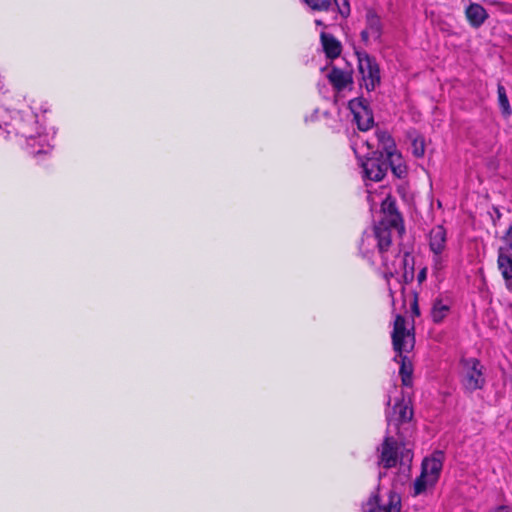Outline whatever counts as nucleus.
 Returning <instances> with one entry per match:
<instances>
[{"label": "nucleus", "instance_id": "obj_26", "mask_svg": "<svg viewBox=\"0 0 512 512\" xmlns=\"http://www.w3.org/2000/svg\"><path fill=\"white\" fill-rule=\"evenodd\" d=\"M315 23H316V25H319V26H325L324 22L320 19H316Z\"/></svg>", "mask_w": 512, "mask_h": 512}, {"label": "nucleus", "instance_id": "obj_17", "mask_svg": "<svg viewBox=\"0 0 512 512\" xmlns=\"http://www.w3.org/2000/svg\"><path fill=\"white\" fill-rule=\"evenodd\" d=\"M320 38L323 50L328 58L335 59L341 54V43L333 35L322 31Z\"/></svg>", "mask_w": 512, "mask_h": 512}, {"label": "nucleus", "instance_id": "obj_9", "mask_svg": "<svg viewBox=\"0 0 512 512\" xmlns=\"http://www.w3.org/2000/svg\"><path fill=\"white\" fill-rule=\"evenodd\" d=\"M461 384L466 391L482 389L485 384L483 366L476 358L461 360Z\"/></svg>", "mask_w": 512, "mask_h": 512}, {"label": "nucleus", "instance_id": "obj_8", "mask_svg": "<svg viewBox=\"0 0 512 512\" xmlns=\"http://www.w3.org/2000/svg\"><path fill=\"white\" fill-rule=\"evenodd\" d=\"M358 73L360 85L367 91H374L381 81L380 68L376 59L366 51H357Z\"/></svg>", "mask_w": 512, "mask_h": 512}, {"label": "nucleus", "instance_id": "obj_2", "mask_svg": "<svg viewBox=\"0 0 512 512\" xmlns=\"http://www.w3.org/2000/svg\"><path fill=\"white\" fill-rule=\"evenodd\" d=\"M0 140L11 139L12 136L24 138L26 148L32 155L46 154L53 147L56 135L54 127H42L38 115L30 108L10 112H0Z\"/></svg>", "mask_w": 512, "mask_h": 512}, {"label": "nucleus", "instance_id": "obj_21", "mask_svg": "<svg viewBox=\"0 0 512 512\" xmlns=\"http://www.w3.org/2000/svg\"><path fill=\"white\" fill-rule=\"evenodd\" d=\"M412 153L416 157H422L425 153L424 140L420 137L415 138L412 142Z\"/></svg>", "mask_w": 512, "mask_h": 512}, {"label": "nucleus", "instance_id": "obj_15", "mask_svg": "<svg viewBox=\"0 0 512 512\" xmlns=\"http://www.w3.org/2000/svg\"><path fill=\"white\" fill-rule=\"evenodd\" d=\"M497 263L505 280L506 288L512 291V255L508 254L504 247L499 248Z\"/></svg>", "mask_w": 512, "mask_h": 512}, {"label": "nucleus", "instance_id": "obj_25", "mask_svg": "<svg viewBox=\"0 0 512 512\" xmlns=\"http://www.w3.org/2000/svg\"><path fill=\"white\" fill-rule=\"evenodd\" d=\"M317 114H318V109H315L313 111V114L310 117H306L305 118V121L307 122V121H314V120H316L318 118Z\"/></svg>", "mask_w": 512, "mask_h": 512}, {"label": "nucleus", "instance_id": "obj_28", "mask_svg": "<svg viewBox=\"0 0 512 512\" xmlns=\"http://www.w3.org/2000/svg\"><path fill=\"white\" fill-rule=\"evenodd\" d=\"M415 313L418 315L419 314V311H418V308L417 306L415 305Z\"/></svg>", "mask_w": 512, "mask_h": 512}, {"label": "nucleus", "instance_id": "obj_23", "mask_svg": "<svg viewBox=\"0 0 512 512\" xmlns=\"http://www.w3.org/2000/svg\"><path fill=\"white\" fill-rule=\"evenodd\" d=\"M426 278H427V268L424 267L419 271V273L417 275V280L421 284L422 282H424L426 280Z\"/></svg>", "mask_w": 512, "mask_h": 512}, {"label": "nucleus", "instance_id": "obj_1", "mask_svg": "<svg viewBox=\"0 0 512 512\" xmlns=\"http://www.w3.org/2000/svg\"><path fill=\"white\" fill-rule=\"evenodd\" d=\"M366 187L370 209L374 210L380 205L382 218L363 232L358 250L364 260L382 273L393 299L397 290H403L400 274L405 282L413 279L414 257L409 252L400 254L392 243L394 235L401 236L405 227L387 188L381 187L380 192L373 191L367 182Z\"/></svg>", "mask_w": 512, "mask_h": 512}, {"label": "nucleus", "instance_id": "obj_7", "mask_svg": "<svg viewBox=\"0 0 512 512\" xmlns=\"http://www.w3.org/2000/svg\"><path fill=\"white\" fill-rule=\"evenodd\" d=\"M379 451V464L386 469L395 467L398 462L404 465L410 463L413 457L410 449L389 435L384 438Z\"/></svg>", "mask_w": 512, "mask_h": 512}, {"label": "nucleus", "instance_id": "obj_14", "mask_svg": "<svg viewBox=\"0 0 512 512\" xmlns=\"http://www.w3.org/2000/svg\"><path fill=\"white\" fill-rule=\"evenodd\" d=\"M453 298L448 293H440L432 302L431 318L434 323H441L450 313Z\"/></svg>", "mask_w": 512, "mask_h": 512}, {"label": "nucleus", "instance_id": "obj_3", "mask_svg": "<svg viewBox=\"0 0 512 512\" xmlns=\"http://www.w3.org/2000/svg\"><path fill=\"white\" fill-rule=\"evenodd\" d=\"M378 146L373 151V156L366 157L361 162L362 174L365 181L379 182L383 179L388 169L402 178L406 174V165L401 155L395 150L394 140L387 132L377 133Z\"/></svg>", "mask_w": 512, "mask_h": 512}, {"label": "nucleus", "instance_id": "obj_12", "mask_svg": "<svg viewBox=\"0 0 512 512\" xmlns=\"http://www.w3.org/2000/svg\"><path fill=\"white\" fill-rule=\"evenodd\" d=\"M365 29L362 30L361 40L367 45L371 41H380L383 33L381 17L373 10L368 9L365 15Z\"/></svg>", "mask_w": 512, "mask_h": 512}, {"label": "nucleus", "instance_id": "obj_10", "mask_svg": "<svg viewBox=\"0 0 512 512\" xmlns=\"http://www.w3.org/2000/svg\"><path fill=\"white\" fill-rule=\"evenodd\" d=\"M348 108L353 116V121L361 131L369 130L374 124V118L368 102L363 98H355L349 101Z\"/></svg>", "mask_w": 512, "mask_h": 512}, {"label": "nucleus", "instance_id": "obj_16", "mask_svg": "<svg viewBox=\"0 0 512 512\" xmlns=\"http://www.w3.org/2000/svg\"><path fill=\"white\" fill-rule=\"evenodd\" d=\"M466 18L472 27H480L488 18V13L483 6L470 3L465 10Z\"/></svg>", "mask_w": 512, "mask_h": 512}, {"label": "nucleus", "instance_id": "obj_13", "mask_svg": "<svg viewBox=\"0 0 512 512\" xmlns=\"http://www.w3.org/2000/svg\"><path fill=\"white\" fill-rule=\"evenodd\" d=\"M413 411L409 399L402 397L401 399L395 398V402L387 412L388 426H398L399 423L407 422L411 420Z\"/></svg>", "mask_w": 512, "mask_h": 512}, {"label": "nucleus", "instance_id": "obj_27", "mask_svg": "<svg viewBox=\"0 0 512 512\" xmlns=\"http://www.w3.org/2000/svg\"><path fill=\"white\" fill-rule=\"evenodd\" d=\"M367 146H368V149H373V147H374V146H373L372 144H370L369 142H367Z\"/></svg>", "mask_w": 512, "mask_h": 512}, {"label": "nucleus", "instance_id": "obj_20", "mask_svg": "<svg viewBox=\"0 0 512 512\" xmlns=\"http://www.w3.org/2000/svg\"><path fill=\"white\" fill-rule=\"evenodd\" d=\"M499 107L503 116L509 117L512 113L506 90L503 85L498 84L497 87Z\"/></svg>", "mask_w": 512, "mask_h": 512}, {"label": "nucleus", "instance_id": "obj_6", "mask_svg": "<svg viewBox=\"0 0 512 512\" xmlns=\"http://www.w3.org/2000/svg\"><path fill=\"white\" fill-rule=\"evenodd\" d=\"M444 458L445 456L442 451H435L430 457H426L423 460L421 474L414 481L415 495L425 492L437 483L442 471Z\"/></svg>", "mask_w": 512, "mask_h": 512}, {"label": "nucleus", "instance_id": "obj_5", "mask_svg": "<svg viewBox=\"0 0 512 512\" xmlns=\"http://www.w3.org/2000/svg\"><path fill=\"white\" fill-rule=\"evenodd\" d=\"M428 244L432 254V271L433 274L439 278L440 273L446 268L448 263L447 231L442 225H437L430 230Z\"/></svg>", "mask_w": 512, "mask_h": 512}, {"label": "nucleus", "instance_id": "obj_19", "mask_svg": "<svg viewBox=\"0 0 512 512\" xmlns=\"http://www.w3.org/2000/svg\"><path fill=\"white\" fill-rule=\"evenodd\" d=\"M327 77L329 79V82L338 91H341L342 89L347 87L348 84L351 83L350 76L344 71L337 68H333L331 71H329Z\"/></svg>", "mask_w": 512, "mask_h": 512}, {"label": "nucleus", "instance_id": "obj_18", "mask_svg": "<svg viewBox=\"0 0 512 512\" xmlns=\"http://www.w3.org/2000/svg\"><path fill=\"white\" fill-rule=\"evenodd\" d=\"M390 507V492L387 499H380L378 495H373L363 506V512H387Z\"/></svg>", "mask_w": 512, "mask_h": 512}, {"label": "nucleus", "instance_id": "obj_22", "mask_svg": "<svg viewBox=\"0 0 512 512\" xmlns=\"http://www.w3.org/2000/svg\"><path fill=\"white\" fill-rule=\"evenodd\" d=\"M504 241L507 245V250H510L512 252V225L509 227V229L507 230L505 236H504Z\"/></svg>", "mask_w": 512, "mask_h": 512}, {"label": "nucleus", "instance_id": "obj_24", "mask_svg": "<svg viewBox=\"0 0 512 512\" xmlns=\"http://www.w3.org/2000/svg\"><path fill=\"white\" fill-rule=\"evenodd\" d=\"M490 512H512V509L507 505H500L491 510Z\"/></svg>", "mask_w": 512, "mask_h": 512}, {"label": "nucleus", "instance_id": "obj_4", "mask_svg": "<svg viewBox=\"0 0 512 512\" xmlns=\"http://www.w3.org/2000/svg\"><path fill=\"white\" fill-rule=\"evenodd\" d=\"M392 343L396 352L394 360L400 363L399 374L402 385L411 387L413 383V365L404 353H409L414 348L415 339L411 331L406 328V320L401 315H397L394 320Z\"/></svg>", "mask_w": 512, "mask_h": 512}, {"label": "nucleus", "instance_id": "obj_29", "mask_svg": "<svg viewBox=\"0 0 512 512\" xmlns=\"http://www.w3.org/2000/svg\"><path fill=\"white\" fill-rule=\"evenodd\" d=\"M391 401H392V399H391V397H389L388 405H391Z\"/></svg>", "mask_w": 512, "mask_h": 512}, {"label": "nucleus", "instance_id": "obj_11", "mask_svg": "<svg viewBox=\"0 0 512 512\" xmlns=\"http://www.w3.org/2000/svg\"><path fill=\"white\" fill-rule=\"evenodd\" d=\"M305 2L312 10L329 14L331 20H336L338 14L342 17H347L350 14L348 0H305Z\"/></svg>", "mask_w": 512, "mask_h": 512}]
</instances>
